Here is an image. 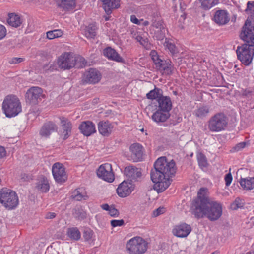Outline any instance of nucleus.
<instances>
[{
	"mask_svg": "<svg viewBox=\"0 0 254 254\" xmlns=\"http://www.w3.org/2000/svg\"><path fill=\"white\" fill-rule=\"evenodd\" d=\"M152 181L154 183V189L158 193L164 191L171 184V180L169 179H163L162 178H159L156 179V180L151 177Z\"/></svg>",
	"mask_w": 254,
	"mask_h": 254,
	"instance_id": "a211bd4d",
	"label": "nucleus"
},
{
	"mask_svg": "<svg viewBox=\"0 0 254 254\" xmlns=\"http://www.w3.org/2000/svg\"><path fill=\"white\" fill-rule=\"evenodd\" d=\"M97 27L94 24H90L86 27L85 35L88 38H94L96 35Z\"/></svg>",
	"mask_w": 254,
	"mask_h": 254,
	"instance_id": "f704fd0d",
	"label": "nucleus"
},
{
	"mask_svg": "<svg viewBox=\"0 0 254 254\" xmlns=\"http://www.w3.org/2000/svg\"><path fill=\"white\" fill-rule=\"evenodd\" d=\"M170 116V113L165 112L158 109L153 114L152 119L154 121L157 123L164 122Z\"/></svg>",
	"mask_w": 254,
	"mask_h": 254,
	"instance_id": "c85d7f7f",
	"label": "nucleus"
},
{
	"mask_svg": "<svg viewBox=\"0 0 254 254\" xmlns=\"http://www.w3.org/2000/svg\"><path fill=\"white\" fill-rule=\"evenodd\" d=\"M57 126L52 121L45 123L39 130V135L41 137L48 138L54 132L57 131Z\"/></svg>",
	"mask_w": 254,
	"mask_h": 254,
	"instance_id": "4468645a",
	"label": "nucleus"
},
{
	"mask_svg": "<svg viewBox=\"0 0 254 254\" xmlns=\"http://www.w3.org/2000/svg\"><path fill=\"white\" fill-rule=\"evenodd\" d=\"M149 24V22L148 21H145L143 22V25L147 26Z\"/></svg>",
	"mask_w": 254,
	"mask_h": 254,
	"instance_id": "69168bd1",
	"label": "nucleus"
},
{
	"mask_svg": "<svg viewBox=\"0 0 254 254\" xmlns=\"http://www.w3.org/2000/svg\"><path fill=\"white\" fill-rule=\"evenodd\" d=\"M124 172L126 176L131 182L138 181L142 175L140 169L132 166L125 167Z\"/></svg>",
	"mask_w": 254,
	"mask_h": 254,
	"instance_id": "6ab92c4d",
	"label": "nucleus"
},
{
	"mask_svg": "<svg viewBox=\"0 0 254 254\" xmlns=\"http://www.w3.org/2000/svg\"><path fill=\"white\" fill-rule=\"evenodd\" d=\"M86 63L83 57H75L68 53L62 54L58 60L59 67L64 70L69 69L76 65L78 68L82 67L85 66Z\"/></svg>",
	"mask_w": 254,
	"mask_h": 254,
	"instance_id": "7ed1b4c3",
	"label": "nucleus"
},
{
	"mask_svg": "<svg viewBox=\"0 0 254 254\" xmlns=\"http://www.w3.org/2000/svg\"><path fill=\"white\" fill-rule=\"evenodd\" d=\"M124 224V220H112L111 221V225L113 227L117 226H121Z\"/></svg>",
	"mask_w": 254,
	"mask_h": 254,
	"instance_id": "3c124183",
	"label": "nucleus"
},
{
	"mask_svg": "<svg viewBox=\"0 0 254 254\" xmlns=\"http://www.w3.org/2000/svg\"><path fill=\"white\" fill-rule=\"evenodd\" d=\"M244 200L239 197H237L235 201L231 204V208L233 210L242 208L244 206Z\"/></svg>",
	"mask_w": 254,
	"mask_h": 254,
	"instance_id": "a18cd8bd",
	"label": "nucleus"
},
{
	"mask_svg": "<svg viewBox=\"0 0 254 254\" xmlns=\"http://www.w3.org/2000/svg\"><path fill=\"white\" fill-rule=\"evenodd\" d=\"M36 188L41 192H47L50 188L49 183L47 179L45 177L40 178L36 183Z\"/></svg>",
	"mask_w": 254,
	"mask_h": 254,
	"instance_id": "c756f323",
	"label": "nucleus"
},
{
	"mask_svg": "<svg viewBox=\"0 0 254 254\" xmlns=\"http://www.w3.org/2000/svg\"><path fill=\"white\" fill-rule=\"evenodd\" d=\"M130 20L134 24L139 25L140 24V21L137 18L135 15H132L130 16Z\"/></svg>",
	"mask_w": 254,
	"mask_h": 254,
	"instance_id": "bf43d9fd",
	"label": "nucleus"
},
{
	"mask_svg": "<svg viewBox=\"0 0 254 254\" xmlns=\"http://www.w3.org/2000/svg\"><path fill=\"white\" fill-rule=\"evenodd\" d=\"M165 209L164 207H160L157 209H155L153 213V216L157 217L160 214H162L165 212Z\"/></svg>",
	"mask_w": 254,
	"mask_h": 254,
	"instance_id": "864d4df0",
	"label": "nucleus"
},
{
	"mask_svg": "<svg viewBox=\"0 0 254 254\" xmlns=\"http://www.w3.org/2000/svg\"><path fill=\"white\" fill-rule=\"evenodd\" d=\"M228 118L223 113H218L209 120L208 127L212 132H219L225 129L228 124Z\"/></svg>",
	"mask_w": 254,
	"mask_h": 254,
	"instance_id": "6e6552de",
	"label": "nucleus"
},
{
	"mask_svg": "<svg viewBox=\"0 0 254 254\" xmlns=\"http://www.w3.org/2000/svg\"><path fill=\"white\" fill-rule=\"evenodd\" d=\"M214 20L217 24L223 25L229 21L230 18L226 10H218L215 13Z\"/></svg>",
	"mask_w": 254,
	"mask_h": 254,
	"instance_id": "412c9836",
	"label": "nucleus"
},
{
	"mask_svg": "<svg viewBox=\"0 0 254 254\" xmlns=\"http://www.w3.org/2000/svg\"><path fill=\"white\" fill-rule=\"evenodd\" d=\"M62 35L63 32L61 30H54L47 32V37L49 39L60 37Z\"/></svg>",
	"mask_w": 254,
	"mask_h": 254,
	"instance_id": "c03bdc74",
	"label": "nucleus"
},
{
	"mask_svg": "<svg viewBox=\"0 0 254 254\" xmlns=\"http://www.w3.org/2000/svg\"><path fill=\"white\" fill-rule=\"evenodd\" d=\"M105 20H106V21H107V20H109V18H108V17H105Z\"/></svg>",
	"mask_w": 254,
	"mask_h": 254,
	"instance_id": "338daca9",
	"label": "nucleus"
},
{
	"mask_svg": "<svg viewBox=\"0 0 254 254\" xmlns=\"http://www.w3.org/2000/svg\"><path fill=\"white\" fill-rule=\"evenodd\" d=\"M151 26L156 28V30L158 29H161L162 27H165L163 21L160 17L153 18L151 20Z\"/></svg>",
	"mask_w": 254,
	"mask_h": 254,
	"instance_id": "37998d69",
	"label": "nucleus"
},
{
	"mask_svg": "<svg viewBox=\"0 0 254 254\" xmlns=\"http://www.w3.org/2000/svg\"><path fill=\"white\" fill-rule=\"evenodd\" d=\"M6 155V151L5 148L0 146V158H3Z\"/></svg>",
	"mask_w": 254,
	"mask_h": 254,
	"instance_id": "052dcab7",
	"label": "nucleus"
},
{
	"mask_svg": "<svg viewBox=\"0 0 254 254\" xmlns=\"http://www.w3.org/2000/svg\"><path fill=\"white\" fill-rule=\"evenodd\" d=\"M240 184L244 189L251 190L254 188V178H241Z\"/></svg>",
	"mask_w": 254,
	"mask_h": 254,
	"instance_id": "2f4dec72",
	"label": "nucleus"
},
{
	"mask_svg": "<svg viewBox=\"0 0 254 254\" xmlns=\"http://www.w3.org/2000/svg\"><path fill=\"white\" fill-rule=\"evenodd\" d=\"M164 45L172 54H174L177 52V49L175 45L171 42H170L169 39L167 38L165 39V41Z\"/></svg>",
	"mask_w": 254,
	"mask_h": 254,
	"instance_id": "49530a36",
	"label": "nucleus"
},
{
	"mask_svg": "<svg viewBox=\"0 0 254 254\" xmlns=\"http://www.w3.org/2000/svg\"><path fill=\"white\" fill-rule=\"evenodd\" d=\"M43 92V89L40 87L33 86L30 88L25 94L26 103L32 105L37 104L45 96Z\"/></svg>",
	"mask_w": 254,
	"mask_h": 254,
	"instance_id": "9d476101",
	"label": "nucleus"
},
{
	"mask_svg": "<svg viewBox=\"0 0 254 254\" xmlns=\"http://www.w3.org/2000/svg\"><path fill=\"white\" fill-rule=\"evenodd\" d=\"M154 169L151 171L150 176L156 180L158 177L170 179L175 176L177 169L175 161L169 160L165 156L158 158L154 164Z\"/></svg>",
	"mask_w": 254,
	"mask_h": 254,
	"instance_id": "f03ea898",
	"label": "nucleus"
},
{
	"mask_svg": "<svg viewBox=\"0 0 254 254\" xmlns=\"http://www.w3.org/2000/svg\"><path fill=\"white\" fill-rule=\"evenodd\" d=\"M93 235V232L90 229L84 231L83 233V237L86 241H89L91 240Z\"/></svg>",
	"mask_w": 254,
	"mask_h": 254,
	"instance_id": "8fccbe9b",
	"label": "nucleus"
},
{
	"mask_svg": "<svg viewBox=\"0 0 254 254\" xmlns=\"http://www.w3.org/2000/svg\"><path fill=\"white\" fill-rule=\"evenodd\" d=\"M150 55L158 70H159L164 65H165V63H166L169 60L162 59L155 50H152L150 52Z\"/></svg>",
	"mask_w": 254,
	"mask_h": 254,
	"instance_id": "cd10ccee",
	"label": "nucleus"
},
{
	"mask_svg": "<svg viewBox=\"0 0 254 254\" xmlns=\"http://www.w3.org/2000/svg\"><path fill=\"white\" fill-rule=\"evenodd\" d=\"M240 37L245 44L254 45V22L249 19L245 21L241 29Z\"/></svg>",
	"mask_w": 254,
	"mask_h": 254,
	"instance_id": "1a4fd4ad",
	"label": "nucleus"
},
{
	"mask_svg": "<svg viewBox=\"0 0 254 254\" xmlns=\"http://www.w3.org/2000/svg\"><path fill=\"white\" fill-rule=\"evenodd\" d=\"M97 175L99 178L108 182H112L115 179L112 165L109 163L100 165L97 170Z\"/></svg>",
	"mask_w": 254,
	"mask_h": 254,
	"instance_id": "9b49d317",
	"label": "nucleus"
},
{
	"mask_svg": "<svg viewBox=\"0 0 254 254\" xmlns=\"http://www.w3.org/2000/svg\"><path fill=\"white\" fill-rule=\"evenodd\" d=\"M68 236L74 240H78L81 237L80 232L76 227L69 228L67 231Z\"/></svg>",
	"mask_w": 254,
	"mask_h": 254,
	"instance_id": "e433bc0d",
	"label": "nucleus"
},
{
	"mask_svg": "<svg viewBox=\"0 0 254 254\" xmlns=\"http://www.w3.org/2000/svg\"><path fill=\"white\" fill-rule=\"evenodd\" d=\"M158 109L165 112L169 113L172 109V104L170 98L162 96L157 100Z\"/></svg>",
	"mask_w": 254,
	"mask_h": 254,
	"instance_id": "4be33fe9",
	"label": "nucleus"
},
{
	"mask_svg": "<svg viewBox=\"0 0 254 254\" xmlns=\"http://www.w3.org/2000/svg\"><path fill=\"white\" fill-rule=\"evenodd\" d=\"M206 192L207 189H200L197 198L192 202L191 210L197 218L206 217L210 221H214L218 220L222 214V205L210 199Z\"/></svg>",
	"mask_w": 254,
	"mask_h": 254,
	"instance_id": "f257e3e1",
	"label": "nucleus"
},
{
	"mask_svg": "<svg viewBox=\"0 0 254 254\" xmlns=\"http://www.w3.org/2000/svg\"><path fill=\"white\" fill-rule=\"evenodd\" d=\"M225 185L229 186L232 181V176L230 173L227 174L225 176Z\"/></svg>",
	"mask_w": 254,
	"mask_h": 254,
	"instance_id": "6e6d98bb",
	"label": "nucleus"
},
{
	"mask_svg": "<svg viewBox=\"0 0 254 254\" xmlns=\"http://www.w3.org/2000/svg\"><path fill=\"white\" fill-rule=\"evenodd\" d=\"M101 79L100 72L96 69L90 68L84 73L82 81L84 83L95 84L99 82Z\"/></svg>",
	"mask_w": 254,
	"mask_h": 254,
	"instance_id": "ddd939ff",
	"label": "nucleus"
},
{
	"mask_svg": "<svg viewBox=\"0 0 254 254\" xmlns=\"http://www.w3.org/2000/svg\"><path fill=\"white\" fill-rule=\"evenodd\" d=\"M197 159L199 167L201 168L206 167L208 165L207 160L205 156L202 153L197 155Z\"/></svg>",
	"mask_w": 254,
	"mask_h": 254,
	"instance_id": "a19ab883",
	"label": "nucleus"
},
{
	"mask_svg": "<svg viewBox=\"0 0 254 254\" xmlns=\"http://www.w3.org/2000/svg\"><path fill=\"white\" fill-rule=\"evenodd\" d=\"M176 0H173V1H175Z\"/></svg>",
	"mask_w": 254,
	"mask_h": 254,
	"instance_id": "774afa93",
	"label": "nucleus"
},
{
	"mask_svg": "<svg viewBox=\"0 0 254 254\" xmlns=\"http://www.w3.org/2000/svg\"><path fill=\"white\" fill-rule=\"evenodd\" d=\"M74 215L75 217L79 220H83L85 218L86 216V212L80 209H75Z\"/></svg>",
	"mask_w": 254,
	"mask_h": 254,
	"instance_id": "de8ad7c7",
	"label": "nucleus"
},
{
	"mask_svg": "<svg viewBox=\"0 0 254 254\" xmlns=\"http://www.w3.org/2000/svg\"><path fill=\"white\" fill-rule=\"evenodd\" d=\"M133 190L132 185L130 183L123 181L117 189L118 195L121 197H125L129 195Z\"/></svg>",
	"mask_w": 254,
	"mask_h": 254,
	"instance_id": "aec40b11",
	"label": "nucleus"
},
{
	"mask_svg": "<svg viewBox=\"0 0 254 254\" xmlns=\"http://www.w3.org/2000/svg\"><path fill=\"white\" fill-rule=\"evenodd\" d=\"M60 119L62 127L60 135L64 140H65L71 135L72 127V124L71 122L65 117H60Z\"/></svg>",
	"mask_w": 254,
	"mask_h": 254,
	"instance_id": "dca6fc26",
	"label": "nucleus"
},
{
	"mask_svg": "<svg viewBox=\"0 0 254 254\" xmlns=\"http://www.w3.org/2000/svg\"><path fill=\"white\" fill-rule=\"evenodd\" d=\"M101 208L105 210L109 211L111 208V206H110L108 204H103L101 205Z\"/></svg>",
	"mask_w": 254,
	"mask_h": 254,
	"instance_id": "e2e57ef3",
	"label": "nucleus"
},
{
	"mask_svg": "<svg viewBox=\"0 0 254 254\" xmlns=\"http://www.w3.org/2000/svg\"><path fill=\"white\" fill-rule=\"evenodd\" d=\"M58 7L64 11H68L73 10L76 7L75 0H56Z\"/></svg>",
	"mask_w": 254,
	"mask_h": 254,
	"instance_id": "a878e982",
	"label": "nucleus"
},
{
	"mask_svg": "<svg viewBox=\"0 0 254 254\" xmlns=\"http://www.w3.org/2000/svg\"><path fill=\"white\" fill-rule=\"evenodd\" d=\"M2 108L6 116L9 118L17 115L22 110L19 99L13 95H8L5 98Z\"/></svg>",
	"mask_w": 254,
	"mask_h": 254,
	"instance_id": "20e7f679",
	"label": "nucleus"
},
{
	"mask_svg": "<svg viewBox=\"0 0 254 254\" xmlns=\"http://www.w3.org/2000/svg\"><path fill=\"white\" fill-rule=\"evenodd\" d=\"M161 68L159 69V71L163 76H169L172 74L174 67L173 65L171 64V62L169 60Z\"/></svg>",
	"mask_w": 254,
	"mask_h": 254,
	"instance_id": "473e14b6",
	"label": "nucleus"
},
{
	"mask_svg": "<svg viewBox=\"0 0 254 254\" xmlns=\"http://www.w3.org/2000/svg\"><path fill=\"white\" fill-rule=\"evenodd\" d=\"M8 24L14 27H19L22 23L20 16L15 13H10L7 19Z\"/></svg>",
	"mask_w": 254,
	"mask_h": 254,
	"instance_id": "7c9ffc66",
	"label": "nucleus"
},
{
	"mask_svg": "<svg viewBox=\"0 0 254 254\" xmlns=\"http://www.w3.org/2000/svg\"><path fill=\"white\" fill-rule=\"evenodd\" d=\"M167 31L166 27H162L161 29L155 30L154 36L157 40H162L165 37V34Z\"/></svg>",
	"mask_w": 254,
	"mask_h": 254,
	"instance_id": "79ce46f5",
	"label": "nucleus"
},
{
	"mask_svg": "<svg viewBox=\"0 0 254 254\" xmlns=\"http://www.w3.org/2000/svg\"><path fill=\"white\" fill-rule=\"evenodd\" d=\"M163 96V91L161 89L155 87L146 94V97L149 99H158Z\"/></svg>",
	"mask_w": 254,
	"mask_h": 254,
	"instance_id": "72a5a7b5",
	"label": "nucleus"
},
{
	"mask_svg": "<svg viewBox=\"0 0 254 254\" xmlns=\"http://www.w3.org/2000/svg\"><path fill=\"white\" fill-rule=\"evenodd\" d=\"M136 39L138 41L141 45L145 47L148 44V40L147 39H144L141 36H137L136 37Z\"/></svg>",
	"mask_w": 254,
	"mask_h": 254,
	"instance_id": "5fc2aeb1",
	"label": "nucleus"
},
{
	"mask_svg": "<svg viewBox=\"0 0 254 254\" xmlns=\"http://www.w3.org/2000/svg\"><path fill=\"white\" fill-rule=\"evenodd\" d=\"M52 174L56 182L58 183H63L66 181L67 176L63 165L57 162L52 166Z\"/></svg>",
	"mask_w": 254,
	"mask_h": 254,
	"instance_id": "f8f14e48",
	"label": "nucleus"
},
{
	"mask_svg": "<svg viewBox=\"0 0 254 254\" xmlns=\"http://www.w3.org/2000/svg\"><path fill=\"white\" fill-rule=\"evenodd\" d=\"M0 202L6 208L11 210L18 205V198L15 192L3 188L0 190Z\"/></svg>",
	"mask_w": 254,
	"mask_h": 254,
	"instance_id": "423d86ee",
	"label": "nucleus"
},
{
	"mask_svg": "<svg viewBox=\"0 0 254 254\" xmlns=\"http://www.w3.org/2000/svg\"><path fill=\"white\" fill-rule=\"evenodd\" d=\"M103 3V8L106 13L109 15L112 13L113 9H116L120 7V1L119 0H101Z\"/></svg>",
	"mask_w": 254,
	"mask_h": 254,
	"instance_id": "b1692460",
	"label": "nucleus"
},
{
	"mask_svg": "<svg viewBox=\"0 0 254 254\" xmlns=\"http://www.w3.org/2000/svg\"><path fill=\"white\" fill-rule=\"evenodd\" d=\"M6 34V30L5 27L0 24V40L3 39Z\"/></svg>",
	"mask_w": 254,
	"mask_h": 254,
	"instance_id": "13d9d810",
	"label": "nucleus"
},
{
	"mask_svg": "<svg viewBox=\"0 0 254 254\" xmlns=\"http://www.w3.org/2000/svg\"><path fill=\"white\" fill-rule=\"evenodd\" d=\"M202 8L208 10L218 3V0H199Z\"/></svg>",
	"mask_w": 254,
	"mask_h": 254,
	"instance_id": "c9c22d12",
	"label": "nucleus"
},
{
	"mask_svg": "<svg viewBox=\"0 0 254 254\" xmlns=\"http://www.w3.org/2000/svg\"><path fill=\"white\" fill-rule=\"evenodd\" d=\"M242 97L249 101H254V90H244L242 92Z\"/></svg>",
	"mask_w": 254,
	"mask_h": 254,
	"instance_id": "ea45409f",
	"label": "nucleus"
},
{
	"mask_svg": "<svg viewBox=\"0 0 254 254\" xmlns=\"http://www.w3.org/2000/svg\"><path fill=\"white\" fill-rule=\"evenodd\" d=\"M56 216V214L55 213L49 212L46 215V218L47 219H53L55 218Z\"/></svg>",
	"mask_w": 254,
	"mask_h": 254,
	"instance_id": "680f3d73",
	"label": "nucleus"
},
{
	"mask_svg": "<svg viewBox=\"0 0 254 254\" xmlns=\"http://www.w3.org/2000/svg\"><path fill=\"white\" fill-rule=\"evenodd\" d=\"M23 61V59L22 58L15 57V58L10 59L9 60V63L11 64H16L20 63L22 62Z\"/></svg>",
	"mask_w": 254,
	"mask_h": 254,
	"instance_id": "4d7b16f0",
	"label": "nucleus"
},
{
	"mask_svg": "<svg viewBox=\"0 0 254 254\" xmlns=\"http://www.w3.org/2000/svg\"><path fill=\"white\" fill-rule=\"evenodd\" d=\"M191 227L185 223L175 225L172 229L173 234L179 238H185L191 231Z\"/></svg>",
	"mask_w": 254,
	"mask_h": 254,
	"instance_id": "2eb2a0df",
	"label": "nucleus"
},
{
	"mask_svg": "<svg viewBox=\"0 0 254 254\" xmlns=\"http://www.w3.org/2000/svg\"><path fill=\"white\" fill-rule=\"evenodd\" d=\"M209 112V108L206 106H203L197 109L195 111V114L197 117L202 118L207 116Z\"/></svg>",
	"mask_w": 254,
	"mask_h": 254,
	"instance_id": "58836bf2",
	"label": "nucleus"
},
{
	"mask_svg": "<svg viewBox=\"0 0 254 254\" xmlns=\"http://www.w3.org/2000/svg\"><path fill=\"white\" fill-rule=\"evenodd\" d=\"M109 214L112 217H117L119 215V212L115 208L114 205H111V208L109 211Z\"/></svg>",
	"mask_w": 254,
	"mask_h": 254,
	"instance_id": "603ef678",
	"label": "nucleus"
},
{
	"mask_svg": "<svg viewBox=\"0 0 254 254\" xmlns=\"http://www.w3.org/2000/svg\"><path fill=\"white\" fill-rule=\"evenodd\" d=\"M28 178V176L26 174H23L21 175V179L24 180H26V179Z\"/></svg>",
	"mask_w": 254,
	"mask_h": 254,
	"instance_id": "0e129e2a",
	"label": "nucleus"
},
{
	"mask_svg": "<svg viewBox=\"0 0 254 254\" xmlns=\"http://www.w3.org/2000/svg\"><path fill=\"white\" fill-rule=\"evenodd\" d=\"M236 53L238 59L243 64L249 65L254 56V45L244 43L237 47Z\"/></svg>",
	"mask_w": 254,
	"mask_h": 254,
	"instance_id": "39448f33",
	"label": "nucleus"
},
{
	"mask_svg": "<svg viewBox=\"0 0 254 254\" xmlns=\"http://www.w3.org/2000/svg\"><path fill=\"white\" fill-rule=\"evenodd\" d=\"M79 129L86 136H90L96 132L94 124L89 121L82 122L79 126Z\"/></svg>",
	"mask_w": 254,
	"mask_h": 254,
	"instance_id": "5701e85b",
	"label": "nucleus"
},
{
	"mask_svg": "<svg viewBox=\"0 0 254 254\" xmlns=\"http://www.w3.org/2000/svg\"><path fill=\"white\" fill-rule=\"evenodd\" d=\"M71 197L75 200L80 201L82 199H86L87 196L83 194L82 192L80 191L79 189H76L72 192Z\"/></svg>",
	"mask_w": 254,
	"mask_h": 254,
	"instance_id": "4c0bfd02",
	"label": "nucleus"
},
{
	"mask_svg": "<svg viewBox=\"0 0 254 254\" xmlns=\"http://www.w3.org/2000/svg\"><path fill=\"white\" fill-rule=\"evenodd\" d=\"M98 126L99 133L104 136H108L111 133L113 126L109 121H100Z\"/></svg>",
	"mask_w": 254,
	"mask_h": 254,
	"instance_id": "bb28decb",
	"label": "nucleus"
},
{
	"mask_svg": "<svg viewBox=\"0 0 254 254\" xmlns=\"http://www.w3.org/2000/svg\"><path fill=\"white\" fill-rule=\"evenodd\" d=\"M148 243L140 237H135L129 240L126 248L130 254H143L147 249Z\"/></svg>",
	"mask_w": 254,
	"mask_h": 254,
	"instance_id": "0eeeda50",
	"label": "nucleus"
},
{
	"mask_svg": "<svg viewBox=\"0 0 254 254\" xmlns=\"http://www.w3.org/2000/svg\"><path fill=\"white\" fill-rule=\"evenodd\" d=\"M246 146V142H242L238 143L234 147L232 148L233 152H237L244 148Z\"/></svg>",
	"mask_w": 254,
	"mask_h": 254,
	"instance_id": "09e8293b",
	"label": "nucleus"
},
{
	"mask_svg": "<svg viewBox=\"0 0 254 254\" xmlns=\"http://www.w3.org/2000/svg\"><path fill=\"white\" fill-rule=\"evenodd\" d=\"M131 152L130 157L134 162H139L142 160L143 158V147L139 143H133L129 148Z\"/></svg>",
	"mask_w": 254,
	"mask_h": 254,
	"instance_id": "f3484780",
	"label": "nucleus"
},
{
	"mask_svg": "<svg viewBox=\"0 0 254 254\" xmlns=\"http://www.w3.org/2000/svg\"><path fill=\"white\" fill-rule=\"evenodd\" d=\"M103 55L108 59L118 62H124V59L111 47H107L103 50Z\"/></svg>",
	"mask_w": 254,
	"mask_h": 254,
	"instance_id": "393cba45",
	"label": "nucleus"
}]
</instances>
